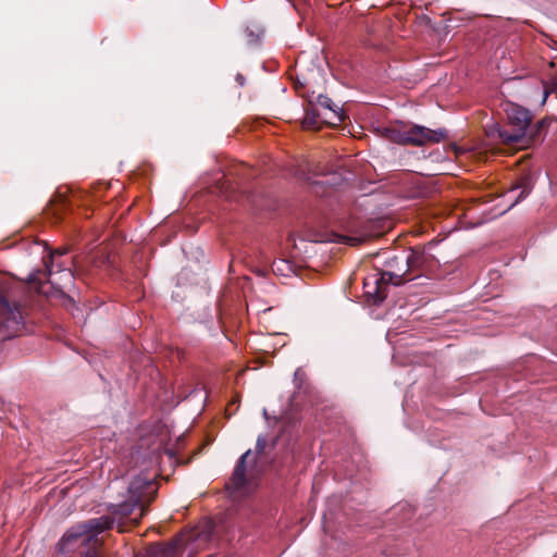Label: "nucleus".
<instances>
[{"instance_id":"nucleus-20","label":"nucleus","mask_w":557,"mask_h":557,"mask_svg":"<svg viewBox=\"0 0 557 557\" xmlns=\"http://www.w3.org/2000/svg\"><path fill=\"white\" fill-rule=\"evenodd\" d=\"M236 81H237L240 85H243V84H244V77H243V75L238 74V75H237V77H236Z\"/></svg>"},{"instance_id":"nucleus-13","label":"nucleus","mask_w":557,"mask_h":557,"mask_svg":"<svg viewBox=\"0 0 557 557\" xmlns=\"http://www.w3.org/2000/svg\"><path fill=\"white\" fill-rule=\"evenodd\" d=\"M333 236H334V238L332 240L342 243V244H347L350 246H356L357 244L360 243V239L357 237H350V236L338 235V234H334Z\"/></svg>"},{"instance_id":"nucleus-9","label":"nucleus","mask_w":557,"mask_h":557,"mask_svg":"<svg viewBox=\"0 0 557 557\" xmlns=\"http://www.w3.org/2000/svg\"><path fill=\"white\" fill-rule=\"evenodd\" d=\"M40 272H38L37 274H33L30 277H29V283L30 285L33 286V288H35L39 294H44L46 295L47 297H50V294L48 293V290L45 288V284L41 283L38 278V275H39ZM51 297H58L60 299L63 300L64 305L65 304H71L72 302V299L70 297H67L64 292H62L61 289L57 288L53 294L51 295Z\"/></svg>"},{"instance_id":"nucleus-5","label":"nucleus","mask_w":557,"mask_h":557,"mask_svg":"<svg viewBox=\"0 0 557 557\" xmlns=\"http://www.w3.org/2000/svg\"><path fill=\"white\" fill-rule=\"evenodd\" d=\"M21 284L11 280L0 282V325L9 335L17 333L24 324L22 307L18 302Z\"/></svg>"},{"instance_id":"nucleus-21","label":"nucleus","mask_w":557,"mask_h":557,"mask_svg":"<svg viewBox=\"0 0 557 557\" xmlns=\"http://www.w3.org/2000/svg\"><path fill=\"white\" fill-rule=\"evenodd\" d=\"M301 373H302V372H301V370H300V369H297V370L295 371V379L300 377Z\"/></svg>"},{"instance_id":"nucleus-23","label":"nucleus","mask_w":557,"mask_h":557,"mask_svg":"<svg viewBox=\"0 0 557 557\" xmlns=\"http://www.w3.org/2000/svg\"><path fill=\"white\" fill-rule=\"evenodd\" d=\"M364 286H366V287H369V286H370V282H369V281H368V282H366V283H364Z\"/></svg>"},{"instance_id":"nucleus-4","label":"nucleus","mask_w":557,"mask_h":557,"mask_svg":"<svg viewBox=\"0 0 557 557\" xmlns=\"http://www.w3.org/2000/svg\"><path fill=\"white\" fill-rule=\"evenodd\" d=\"M381 137L386 138L393 143L401 145H416L422 146L429 143H438L445 136L444 129H430L420 125L407 126L403 123H395L389 126H381L377 128Z\"/></svg>"},{"instance_id":"nucleus-15","label":"nucleus","mask_w":557,"mask_h":557,"mask_svg":"<svg viewBox=\"0 0 557 557\" xmlns=\"http://www.w3.org/2000/svg\"><path fill=\"white\" fill-rule=\"evenodd\" d=\"M386 267V271H397L401 267V260L399 261L398 258H393L389 261H387Z\"/></svg>"},{"instance_id":"nucleus-1","label":"nucleus","mask_w":557,"mask_h":557,"mask_svg":"<svg viewBox=\"0 0 557 557\" xmlns=\"http://www.w3.org/2000/svg\"><path fill=\"white\" fill-rule=\"evenodd\" d=\"M114 524V518L102 516L72 527L61 539L59 549L64 557H100V534Z\"/></svg>"},{"instance_id":"nucleus-17","label":"nucleus","mask_w":557,"mask_h":557,"mask_svg":"<svg viewBox=\"0 0 557 557\" xmlns=\"http://www.w3.org/2000/svg\"><path fill=\"white\" fill-rule=\"evenodd\" d=\"M267 440L264 437L259 436L257 440V451L262 453L265 448Z\"/></svg>"},{"instance_id":"nucleus-22","label":"nucleus","mask_w":557,"mask_h":557,"mask_svg":"<svg viewBox=\"0 0 557 557\" xmlns=\"http://www.w3.org/2000/svg\"><path fill=\"white\" fill-rule=\"evenodd\" d=\"M263 414H264V418L268 420V413H267V410H263Z\"/></svg>"},{"instance_id":"nucleus-3","label":"nucleus","mask_w":557,"mask_h":557,"mask_svg":"<svg viewBox=\"0 0 557 557\" xmlns=\"http://www.w3.org/2000/svg\"><path fill=\"white\" fill-rule=\"evenodd\" d=\"M154 474H139L134 478L128 486L127 500L113 505V513L123 518L129 517L136 509L139 510L138 516L132 518V522L138 523L145 513L147 505L154 498L158 487L154 482Z\"/></svg>"},{"instance_id":"nucleus-8","label":"nucleus","mask_w":557,"mask_h":557,"mask_svg":"<svg viewBox=\"0 0 557 557\" xmlns=\"http://www.w3.org/2000/svg\"><path fill=\"white\" fill-rule=\"evenodd\" d=\"M314 103L322 108V109H325L330 112V114L332 116H327V114H324V117L325 119H330L331 120V123H335V122H342L343 120V115L342 113L338 111V107L336 104H334L332 102V100L324 96V95H319L314 101Z\"/></svg>"},{"instance_id":"nucleus-10","label":"nucleus","mask_w":557,"mask_h":557,"mask_svg":"<svg viewBox=\"0 0 557 557\" xmlns=\"http://www.w3.org/2000/svg\"><path fill=\"white\" fill-rule=\"evenodd\" d=\"M177 554V544L171 543L166 546L153 544L147 549V557H175Z\"/></svg>"},{"instance_id":"nucleus-18","label":"nucleus","mask_w":557,"mask_h":557,"mask_svg":"<svg viewBox=\"0 0 557 557\" xmlns=\"http://www.w3.org/2000/svg\"><path fill=\"white\" fill-rule=\"evenodd\" d=\"M549 92H555V94H557V77L553 81V83H552V87H550V89H549ZM547 95H548V90H545V97H544V100L546 99Z\"/></svg>"},{"instance_id":"nucleus-12","label":"nucleus","mask_w":557,"mask_h":557,"mask_svg":"<svg viewBox=\"0 0 557 557\" xmlns=\"http://www.w3.org/2000/svg\"><path fill=\"white\" fill-rule=\"evenodd\" d=\"M65 252H66L65 249H58L54 252L50 253L49 257L44 260V262H45V272H46L47 275L50 276L52 274L53 258H54V256H62Z\"/></svg>"},{"instance_id":"nucleus-11","label":"nucleus","mask_w":557,"mask_h":557,"mask_svg":"<svg viewBox=\"0 0 557 557\" xmlns=\"http://www.w3.org/2000/svg\"><path fill=\"white\" fill-rule=\"evenodd\" d=\"M321 113L319 109H312L311 111H307L306 116L302 121V126L305 128H317L319 124V119Z\"/></svg>"},{"instance_id":"nucleus-2","label":"nucleus","mask_w":557,"mask_h":557,"mask_svg":"<svg viewBox=\"0 0 557 557\" xmlns=\"http://www.w3.org/2000/svg\"><path fill=\"white\" fill-rule=\"evenodd\" d=\"M507 116L510 124L515 127L513 132L502 129L499 126H494L490 134L497 136V138L506 145H515L524 147L534 139L535 135L545 126V121L536 124L535 129L530 127L531 114L524 108L510 103L507 108Z\"/></svg>"},{"instance_id":"nucleus-6","label":"nucleus","mask_w":557,"mask_h":557,"mask_svg":"<svg viewBox=\"0 0 557 557\" xmlns=\"http://www.w3.org/2000/svg\"><path fill=\"white\" fill-rule=\"evenodd\" d=\"M423 256L419 252L411 251L407 257L401 258V267L397 271H382L380 277L374 278L373 284L375 285L373 294L379 300H383L385 297L384 286L392 283L394 285H400L404 282V277L408 270L417 269L422 265Z\"/></svg>"},{"instance_id":"nucleus-14","label":"nucleus","mask_w":557,"mask_h":557,"mask_svg":"<svg viewBox=\"0 0 557 557\" xmlns=\"http://www.w3.org/2000/svg\"><path fill=\"white\" fill-rule=\"evenodd\" d=\"M247 36H248V42L253 44L257 41V39L262 34V28L260 26H253V28L247 27L246 29Z\"/></svg>"},{"instance_id":"nucleus-16","label":"nucleus","mask_w":557,"mask_h":557,"mask_svg":"<svg viewBox=\"0 0 557 557\" xmlns=\"http://www.w3.org/2000/svg\"><path fill=\"white\" fill-rule=\"evenodd\" d=\"M58 269H59L60 272H63L62 277H61L63 281H67V282L72 281L73 274H72V272L70 270H63L59 265H58Z\"/></svg>"},{"instance_id":"nucleus-19","label":"nucleus","mask_w":557,"mask_h":557,"mask_svg":"<svg viewBox=\"0 0 557 557\" xmlns=\"http://www.w3.org/2000/svg\"><path fill=\"white\" fill-rule=\"evenodd\" d=\"M529 193H530V187L524 185L522 191L520 193V195H519V197L517 199V201H519L520 199L525 197Z\"/></svg>"},{"instance_id":"nucleus-7","label":"nucleus","mask_w":557,"mask_h":557,"mask_svg":"<svg viewBox=\"0 0 557 557\" xmlns=\"http://www.w3.org/2000/svg\"><path fill=\"white\" fill-rule=\"evenodd\" d=\"M251 451H246L239 459L232 478V484L238 492H245L253 476L252 469H248V462Z\"/></svg>"}]
</instances>
